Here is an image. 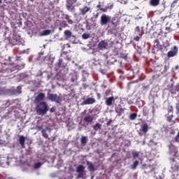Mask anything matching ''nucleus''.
I'll return each instance as SVG.
<instances>
[{
    "mask_svg": "<svg viewBox=\"0 0 179 179\" xmlns=\"http://www.w3.org/2000/svg\"><path fill=\"white\" fill-rule=\"evenodd\" d=\"M44 97H45V94H44V93L41 92L39 93L36 97L34 99V103L35 104H38V103H40V101H43V100H44Z\"/></svg>",
    "mask_w": 179,
    "mask_h": 179,
    "instance_id": "1a4fd4ad",
    "label": "nucleus"
},
{
    "mask_svg": "<svg viewBox=\"0 0 179 179\" xmlns=\"http://www.w3.org/2000/svg\"><path fill=\"white\" fill-rule=\"evenodd\" d=\"M173 111H174V110H173V106H169V108H168V113H173Z\"/></svg>",
    "mask_w": 179,
    "mask_h": 179,
    "instance_id": "e433bc0d",
    "label": "nucleus"
},
{
    "mask_svg": "<svg viewBox=\"0 0 179 179\" xmlns=\"http://www.w3.org/2000/svg\"><path fill=\"white\" fill-rule=\"evenodd\" d=\"M140 39L141 38L139 36H136L134 38V41H139Z\"/></svg>",
    "mask_w": 179,
    "mask_h": 179,
    "instance_id": "a19ab883",
    "label": "nucleus"
},
{
    "mask_svg": "<svg viewBox=\"0 0 179 179\" xmlns=\"http://www.w3.org/2000/svg\"><path fill=\"white\" fill-rule=\"evenodd\" d=\"M176 115H178L177 118L176 119V121L177 122H179V109H176Z\"/></svg>",
    "mask_w": 179,
    "mask_h": 179,
    "instance_id": "4c0bfd02",
    "label": "nucleus"
},
{
    "mask_svg": "<svg viewBox=\"0 0 179 179\" xmlns=\"http://www.w3.org/2000/svg\"><path fill=\"white\" fill-rule=\"evenodd\" d=\"M94 131H99V129H101V124L100 123H96L94 126H93Z\"/></svg>",
    "mask_w": 179,
    "mask_h": 179,
    "instance_id": "bb28decb",
    "label": "nucleus"
},
{
    "mask_svg": "<svg viewBox=\"0 0 179 179\" xmlns=\"http://www.w3.org/2000/svg\"><path fill=\"white\" fill-rule=\"evenodd\" d=\"M176 6H179L178 0H175L171 5V8H176Z\"/></svg>",
    "mask_w": 179,
    "mask_h": 179,
    "instance_id": "7c9ffc66",
    "label": "nucleus"
},
{
    "mask_svg": "<svg viewBox=\"0 0 179 179\" xmlns=\"http://www.w3.org/2000/svg\"><path fill=\"white\" fill-rule=\"evenodd\" d=\"M30 1H31V2H33V1H34V0H30Z\"/></svg>",
    "mask_w": 179,
    "mask_h": 179,
    "instance_id": "864d4df0",
    "label": "nucleus"
},
{
    "mask_svg": "<svg viewBox=\"0 0 179 179\" xmlns=\"http://www.w3.org/2000/svg\"><path fill=\"white\" fill-rule=\"evenodd\" d=\"M135 34H138L139 36H142V34H143V32L141 33V28L139 27H136Z\"/></svg>",
    "mask_w": 179,
    "mask_h": 179,
    "instance_id": "cd10ccee",
    "label": "nucleus"
},
{
    "mask_svg": "<svg viewBox=\"0 0 179 179\" xmlns=\"http://www.w3.org/2000/svg\"><path fill=\"white\" fill-rule=\"evenodd\" d=\"M110 92H111V90H107L106 91V96H108V94L110 93Z\"/></svg>",
    "mask_w": 179,
    "mask_h": 179,
    "instance_id": "37998d69",
    "label": "nucleus"
},
{
    "mask_svg": "<svg viewBox=\"0 0 179 179\" xmlns=\"http://www.w3.org/2000/svg\"><path fill=\"white\" fill-rule=\"evenodd\" d=\"M64 35L67 38H71L72 37V32L69 30L64 31Z\"/></svg>",
    "mask_w": 179,
    "mask_h": 179,
    "instance_id": "a878e982",
    "label": "nucleus"
},
{
    "mask_svg": "<svg viewBox=\"0 0 179 179\" xmlns=\"http://www.w3.org/2000/svg\"><path fill=\"white\" fill-rule=\"evenodd\" d=\"M173 118H174L173 115H171L168 116L166 118L168 122L171 123V125H174V124H176V120H173Z\"/></svg>",
    "mask_w": 179,
    "mask_h": 179,
    "instance_id": "412c9836",
    "label": "nucleus"
},
{
    "mask_svg": "<svg viewBox=\"0 0 179 179\" xmlns=\"http://www.w3.org/2000/svg\"><path fill=\"white\" fill-rule=\"evenodd\" d=\"M107 47H108V42L106 41H101L98 44V49L102 51L107 50Z\"/></svg>",
    "mask_w": 179,
    "mask_h": 179,
    "instance_id": "6e6552de",
    "label": "nucleus"
},
{
    "mask_svg": "<svg viewBox=\"0 0 179 179\" xmlns=\"http://www.w3.org/2000/svg\"><path fill=\"white\" fill-rule=\"evenodd\" d=\"M82 37L84 40H87V38H90V34L85 33L82 35Z\"/></svg>",
    "mask_w": 179,
    "mask_h": 179,
    "instance_id": "473e14b6",
    "label": "nucleus"
},
{
    "mask_svg": "<svg viewBox=\"0 0 179 179\" xmlns=\"http://www.w3.org/2000/svg\"><path fill=\"white\" fill-rule=\"evenodd\" d=\"M125 111V108H123L121 105H119L116 108H115V112L117 113V115L119 117H121L122 114H124V112Z\"/></svg>",
    "mask_w": 179,
    "mask_h": 179,
    "instance_id": "ddd939ff",
    "label": "nucleus"
},
{
    "mask_svg": "<svg viewBox=\"0 0 179 179\" xmlns=\"http://www.w3.org/2000/svg\"><path fill=\"white\" fill-rule=\"evenodd\" d=\"M19 143L21 145V147L24 149L26 148L25 142H26V138L23 136H19Z\"/></svg>",
    "mask_w": 179,
    "mask_h": 179,
    "instance_id": "4468645a",
    "label": "nucleus"
},
{
    "mask_svg": "<svg viewBox=\"0 0 179 179\" xmlns=\"http://www.w3.org/2000/svg\"><path fill=\"white\" fill-rule=\"evenodd\" d=\"M87 166H88L89 171H91L92 173H93V171H96V168H94V164H93L92 162L87 161Z\"/></svg>",
    "mask_w": 179,
    "mask_h": 179,
    "instance_id": "f3484780",
    "label": "nucleus"
},
{
    "mask_svg": "<svg viewBox=\"0 0 179 179\" xmlns=\"http://www.w3.org/2000/svg\"><path fill=\"white\" fill-rule=\"evenodd\" d=\"M96 8H98V10H100V9L102 8H101V5H100V4H98V5L96 6Z\"/></svg>",
    "mask_w": 179,
    "mask_h": 179,
    "instance_id": "c03bdc74",
    "label": "nucleus"
},
{
    "mask_svg": "<svg viewBox=\"0 0 179 179\" xmlns=\"http://www.w3.org/2000/svg\"><path fill=\"white\" fill-rule=\"evenodd\" d=\"M115 100H117V97L114 98V96H110L106 98L105 103L106 106L110 107V106H113V104L115 103Z\"/></svg>",
    "mask_w": 179,
    "mask_h": 179,
    "instance_id": "9b49d317",
    "label": "nucleus"
},
{
    "mask_svg": "<svg viewBox=\"0 0 179 179\" xmlns=\"http://www.w3.org/2000/svg\"><path fill=\"white\" fill-rule=\"evenodd\" d=\"M139 164V162L138 161H135L133 164L131 165V169L133 170H135L136 169V167H138V165Z\"/></svg>",
    "mask_w": 179,
    "mask_h": 179,
    "instance_id": "2f4dec72",
    "label": "nucleus"
},
{
    "mask_svg": "<svg viewBox=\"0 0 179 179\" xmlns=\"http://www.w3.org/2000/svg\"><path fill=\"white\" fill-rule=\"evenodd\" d=\"M50 34H51V30L45 29L43 31V32L41 34V36H50Z\"/></svg>",
    "mask_w": 179,
    "mask_h": 179,
    "instance_id": "393cba45",
    "label": "nucleus"
},
{
    "mask_svg": "<svg viewBox=\"0 0 179 179\" xmlns=\"http://www.w3.org/2000/svg\"><path fill=\"white\" fill-rule=\"evenodd\" d=\"M64 19L66 20L69 24H73V20L71 19V16H69L68 14L64 15Z\"/></svg>",
    "mask_w": 179,
    "mask_h": 179,
    "instance_id": "4be33fe9",
    "label": "nucleus"
},
{
    "mask_svg": "<svg viewBox=\"0 0 179 179\" xmlns=\"http://www.w3.org/2000/svg\"><path fill=\"white\" fill-rule=\"evenodd\" d=\"M76 171L78 173V178H82L83 177V173H85V166L83 165H78Z\"/></svg>",
    "mask_w": 179,
    "mask_h": 179,
    "instance_id": "9d476101",
    "label": "nucleus"
},
{
    "mask_svg": "<svg viewBox=\"0 0 179 179\" xmlns=\"http://www.w3.org/2000/svg\"><path fill=\"white\" fill-rule=\"evenodd\" d=\"M87 143V138L86 136H83L81 138V144L86 145Z\"/></svg>",
    "mask_w": 179,
    "mask_h": 179,
    "instance_id": "c756f323",
    "label": "nucleus"
},
{
    "mask_svg": "<svg viewBox=\"0 0 179 179\" xmlns=\"http://www.w3.org/2000/svg\"><path fill=\"white\" fill-rule=\"evenodd\" d=\"M94 103H96V99L94 98L90 97L84 100L83 104H84V106H87L89 104H94Z\"/></svg>",
    "mask_w": 179,
    "mask_h": 179,
    "instance_id": "f8f14e48",
    "label": "nucleus"
},
{
    "mask_svg": "<svg viewBox=\"0 0 179 179\" xmlns=\"http://www.w3.org/2000/svg\"><path fill=\"white\" fill-rule=\"evenodd\" d=\"M73 3H71V6H67L68 9H69V8H72V5H73Z\"/></svg>",
    "mask_w": 179,
    "mask_h": 179,
    "instance_id": "a18cd8bd",
    "label": "nucleus"
},
{
    "mask_svg": "<svg viewBox=\"0 0 179 179\" xmlns=\"http://www.w3.org/2000/svg\"><path fill=\"white\" fill-rule=\"evenodd\" d=\"M40 167H41V162L34 164V169H40Z\"/></svg>",
    "mask_w": 179,
    "mask_h": 179,
    "instance_id": "f704fd0d",
    "label": "nucleus"
},
{
    "mask_svg": "<svg viewBox=\"0 0 179 179\" xmlns=\"http://www.w3.org/2000/svg\"><path fill=\"white\" fill-rule=\"evenodd\" d=\"M66 46L68 47V48H71V45H69V43L66 44Z\"/></svg>",
    "mask_w": 179,
    "mask_h": 179,
    "instance_id": "49530a36",
    "label": "nucleus"
},
{
    "mask_svg": "<svg viewBox=\"0 0 179 179\" xmlns=\"http://www.w3.org/2000/svg\"><path fill=\"white\" fill-rule=\"evenodd\" d=\"M111 122H113V120L110 119L108 122L106 123L107 127H110V125H111Z\"/></svg>",
    "mask_w": 179,
    "mask_h": 179,
    "instance_id": "ea45409f",
    "label": "nucleus"
},
{
    "mask_svg": "<svg viewBox=\"0 0 179 179\" xmlns=\"http://www.w3.org/2000/svg\"><path fill=\"white\" fill-rule=\"evenodd\" d=\"M149 5L153 8H156V6H159L160 5V0H150Z\"/></svg>",
    "mask_w": 179,
    "mask_h": 179,
    "instance_id": "2eb2a0df",
    "label": "nucleus"
},
{
    "mask_svg": "<svg viewBox=\"0 0 179 179\" xmlns=\"http://www.w3.org/2000/svg\"><path fill=\"white\" fill-rule=\"evenodd\" d=\"M111 22V17L104 14L101 16L100 24L101 26H106L108 23Z\"/></svg>",
    "mask_w": 179,
    "mask_h": 179,
    "instance_id": "20e7f679",
    "label": "nucleus"
},
{
    "mask_svg": "<svg viewBox=\"0 0 179 179\" xmlns=\"http://www.w3.org/2000/svg\"><path fill=\"white\" fill-rule=\"evenodd\" d=\"M48 97L49 100H51L52 101H55V103H61L62 101V98L61 96H59L57 94H50L51 93V90H48Z\"/></svg>",
    "mask_w": 179,
    "mask_h": 179,
    "instance_id": "7ed1b4c3",
    "label": "nucleus"
},
{
    "mask_svg": "<svg viewBox=\"0 0 179 179\" xmlns=\"http://www.w3.org/2000/svg\"><path fill=\"white\" fill-rule=\"evenodd\" d=\"M89 10H90V8L87 6H85L83 8H80V15H82V16H85V15H86V13H87Z\"/></svg>",
    "mask_w": 179,
    "mask_h": 179,
    "instance_id": "dca6fc26",
    "label": "nucleus"
},
{
    "mask_svg": "<svg viewBox=\"0 0 179 179\" xmlns=\"http://www.w3.org/2000/svg\"><path fill=\"white\" fill-rule=\"evenodd\" d=\"M132 156H133L134 159H136V157H139V152H132Z\"/></svg>",
    "mask_w": 179,
    "mask_h": 179,
    "instance_id": "c9c22d12",
    "label": "nucleus"
},
{
    "mask_svg": "<svg viewBox=\"0 0 179 179\" xmlns=\"http://www.w3.org/2000/svg\"><path fill=\"white\" fill-rule=\"evenodd\" d=\"M93 120H94V117L92 115H88L84 117V122H93Z\"/></svg>",
    "mask_w": 179,
    "mask_h": 179,
    "instance_id": "6ab92c4d",
    "label": "nucleus"
},
{
    "mask_svg": "<svg viewBox=\"0 0 179 179\" xmlns=\"http://www.w3.org/2000/svg\"><path fill=\"white\" fill-rule=\"evenodd\" d=\"M12 58L10 57H8V62L6 63H1L0 62V72H3V71H7L8 72H13L16 71V69L20 70L24 68V64H15L11 62Z\"/></svg>",
    "mask_w": 179,
    "mask_h": 179,
    "instance_id": "f257e3e1",
    "label": "nucleus"
},
{
    "mask_svg": "<svg viewBox=\"0 0 179 179\" xmlns=\"http://www.w3.org/2000/svg\"><path fill=\"white\" fill-rule=\"evenodd\" d=\"M64 27H68V24L64 23Z\"/></svg>",
    "mask_w": 179,
    "mask_h": 179,
    "instance_id": "de8ad7c7",
    "label": "nucleus"
},
{
    "mask_svg": "<svg viewBox=\"0 0 179 179\" xmlns=\"http://www.w3.org/2000/svg\"><path fill=\"white\" fill-rule=\"evenodd\" d=\"M36 110L38 114H47V111H48V106L46 102H41L37 105Z\"/></svg>",
    "mask_w": 179,
    "mask_h": 179,
    "instance_id": "f03ea898",
    "label": "nucleus"
},
{
    "mask_svg": "<svg viewBox=\"0 0 179 179\" xmlns=\"http://www.w3.org/2000/svg\"><path fill=\"white\" fill-rule=\"evenodd\" d=\"M57 109V108H55V106H52L50 110V113H55V110Z\"/></svg>",
    "mask_w": 179,
    "mask_h": 179,
    "instance_id": "58836bf2",
    "label": "nucleus"
},
{
    "mask_svg": "<svg viewBox=\"0 0 179 179\" xmlns=\"http://www.w3.org/2000/svg\"><path fill=\"white\" fill-rule=\"evenodd\" d=\"M41 134L43 138H45V139H48V134H47V131H45V129H43L41 130Z\"/></svg>",
    "mask_w": 179,
    "mask_h": 179,
    "instance_id": "c85d7f7f",
    "label": "nucleus"
},
{
    "mask_svg": "<svg viewBox=\"0 0 179 179\" xmlns=\"http://www.w3.org/2000/svg\"><path fill=\"white\" fill-rule=\"evenodd\" d=\"M59 30L61 31V30H62V28L59 27Z\"/></svg>",
    "mask_w": 179,
    "mask_h": 179,
    "instance_id": "09e8293b",
    "label": "nucleus"
},
{
    "mask_svg": "<svg viewBox=\"0 0 179 179\" xmlns=\"http://www.w3.org/2000/svg\"><path fill=\"white\" fill-rule=\"evenodd\" d=\"M178 54V48L177 46H173L171 50L168 52L167 57L169 58H173V57H176Z\"/></svg>",
    "mask_w": 179,
    "mask_h": 179,
    "instance_id": "423d86ee",
    "label": "nucleus"
},
{
    "mask_svg": "<svg viewBox=\"0 0 179 179\" xmlns=\"http://www.w3.org/2000/svg\"><path fill=\"white\" fill-rule=\"evenodd\" d=\"M0 3H2V0H0Z\"/></svg>",
    "mask_w": 179,
    "mask_h": 179,
    "instance_id": "3c124183",
    "label": "nucleus"
},
{
    "mask_svg": "<svg viewBox=\"0 0 179 179\" xmlns=\"http://www.w3.org/2000/svg\"><path fill=\"white\" fill-rule=\"evenodd\" d=\"M96 96H97L98 100H100V99H101V94H100V93H96Z\"/></svg>",
    "mask_w": 179,
    "mask_h": 179,
    "instance_id": "79ce46f5",
    "label": "nucleus"
},
{
    "mask_svg": "<svg viewBox=\"0 0 179 179\" xmlns=\"http://www.w3.org/2000/svg\"><path fill=\"white\" fill-rule=\"evenodd\" d=\"M148 131H149V125L145 123L141 125L140 129L138 133L140 136H142L143 135H146Z\"/></svg>",
    "mask_w": 179,
    "mask_h": 179,
    "instance_id": "39448f33",
    "label": "nucleus"
},
{
    "mask_svg": "<svg viewBox=\"0 0 179 179\" xmlns=\"http://www.w3.org/2000/svg\"><path fill=\"white\" fill-rule=\"evenodd\" d=\"M143 87H144V89H146L148 87H146V86H143Z\"/></svg>",
    "mask_w": 179,
    "mask_h": 179,
    "instance_id": "8fccbe9b",
    "label": "nucleus"
},
{
    "mask_svg": "<svg viewBox=\"0 0 179 179\" xmlns=\"http://www.w3.org/2000/svg\"><path fill=\"white\" fill-rule=\"evenodd\" d=\"M136 117H138V115L136 113H131L130 115V120H136Z\"/></svg>",
    "mask_w": 179,
    "mask_h": 179,
    "instance_id": "72a5a7b5",
    "label": "nucleus"
},
{
    "mask_svg": "<svg viewBox=\"0 0 179 179\" xmlns=\"http://www.w3.org/2000/svg\"><path fill=\"white\" fill-rule=\"evenodd\" d=\"M64 61L62 60V59H59L57 63L56 64V66L57 68V69H59V68H62V64H63Z\"/></svg>",
    "mask_w": 179,
    "mask_h": 179,
    "instance_id": "b1692460",
    "label": "nucleus"
},
{
    "mask_svg": "<svg viewBox=\"0 0 179 179\" xmlns=\"http://www.w3.org/2000/svg\"><path fill=\"white\" fill-rule=\"evenodd\" d=\"M118 20H117V17H114L112 18H110V23H111V24H113V26H114L115 27H117L118 26Z\"/></svg>",
    "mask_w": 179,
    "mask_h": 179,
    "instance_id": "aec40b11",
    "label": "nucleus"
},
{
    "mask_svg": "<svg viewBox=\"0 0 179 179\" xmlns=\"http://www.w3.org/2000/svg\"><path fill=\"white\" fill-rule=\"evenodd\" d=\"M159 48H160V41H159V39H155L154 41L152 51H155V50H158Z\"/></svg>",
    "mask_w": 179,
    "mask_h": 179,
    "instance_id": "a211bd4d",
    "label": "nucleus"
},
{
    "mask_svg": "<svg viewBox=\"0 0 179 179\" xmlns=\"http://www.w3.org/2000/svg\"><path fill=\"white\" fill-rule=\"evenodd\" d=\"M168 87L172 94H176L177 92H179V83L176 84L175 86L174 84H171Z\"/></svg>",
    "mask_w": 179,
    "mask_h": 179,
    "instance_id": "0eeeda50",
    "label": "nucleus"
},
{
    "mask_svg": "<svg viewBox=\"0 0 179 179\" xmlns=\"http://www.w3.org/2000/svg\"><path fill=\"white\" fill-rule=\"evenodd\" d=\"M113 6H114V5L110 4L109 6H107L104 8H100V10H101L102 12H107V10H108V9H113Z\"/></svg>",
    "mask_w": 179,
    "mask_h": 179,
    "instance_id": "5701e85b",
    "label": "nucleus"
},
{
    "mask_svg": "<svg viewBox=\"0 0 179 179\" xmlns=\"http://www.w3.org/2000/svg\"><path fill=\"white\" fill-rule=\"evenodd\" d=\"M172 160H173V162H175L174 159H173Z\"/></svg>",
    "mask_w": 179,
    "mask_h": 179,
    "instance_id": "603ef678",
    "label": "nucleus"
}]
</instances>
